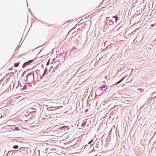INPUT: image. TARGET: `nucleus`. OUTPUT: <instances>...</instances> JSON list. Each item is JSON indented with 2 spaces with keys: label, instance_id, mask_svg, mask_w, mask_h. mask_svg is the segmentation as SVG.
<instances>
[{
  "label": "nucleus",
  "instance_id": "f257e3e1",
  "mask_svg": "<svg viewBox=\"0 0 156 156\" xmlns=\"http://www.w3.org/2000/svg\"><path fill=\"white\" fill-rule=\"evenodd\" d=\"M154 101V100L153 99H149L146 102V103L144 104V105H143V106H142V107H141L140 108H143V107H144L145 106L146 107V106H148V105H151V104H150L151 102V103H153Z\"/></svg>",
  "mask_w": 156,
  "mask_h": 156
},
{
  "label": "nucleus",
  "instance_id": "f03ea898",
  "mask_svg": "<svg viewBox=\"0 0 156 156\" xmlns=\"http://www.w3.org/2000/svg\"><path fill=\"white\" fill-rule=\"evenodd\" d=\"M107 87L105 85L103 86L101 88V89H98V90H97L96 92V93H97V94H98V95H100V94H98V92L99 91H101L102 90L105 91L107 89Z\"/></svg>",
  "mask_w": 156,
  "mask_h": 156
},
{
  "label": "nucleus",
  "instance_id": "7ed1b4c3",
  "mask_svg": "<svg viewBox=\"0 0 156 156\" xmlns=\"http://www.w3.org/2000/svg\"><path fill=\"white\" fill-rule=\"evenodd\" d=\"M107 23H108L110 25H112L113 23V22L112 20H107Z\"/></svg>",
  "mask_w": 156,
  "mask_h": 156
},
{
  "label": "nucleus",
  "instance_id": "20e7f679",
  "mask_svg": "<svg viewBox=\"0 0 156 156\" xmlns=\"http://www.w3.org/2000/svg\"><path fill=\"white\" fill-rule=\"evenodd\" d=\"M115 18V22L116 23L117 20H118V17H117L116 16H114L112 17V18Z\"/></svg>",
  "mask_w": 156,
  "mask_h": 156
},
{
  "label": "nucleus",
  "instance_id": "39448f33",
  "mask_svg": "<svg viewBox=\"0 0 156 156\" xmlns=\"http://www.w3.org/2000/svg\"><path fill=\"white\" fill-rule=\"evenodd\" d=\"M86 123H87V121H85V120L83 121L82 125H81V126L83 127L84 126H85L86 125Z\"/></svg>",
  "mask_w": 156,
  "mask_h": 156
},
{
  "label": "nucleus",
  "instance_id": "423d86ee",
  "mask_svg": "<svg viewBox=\"0 0 156 156\" xmlns=\"http://www.w3.org/2000/svg\"><path fill=\"white\" fill-rule=\"evenodd\" d=\"M19 62L15 63L14 64V66L15 67H17L19 66Z\"/></svg>",
  "mask_w": 156,
  "mask_h": 156
},
{
  "label": "nucleus",
  "instance_id": "0eeeda50",
  "mask_svg": "<svg viewBox=\"0 0 156 156\" xmlns=\"http://www.w3.org/2000/svg\"><path fill=\"white\" fill-rule=\"evenodd\" d=\"M27 86L25 85L21 89V90H25L27 89Z\"/></svg>",
  "mask_w": 156,
  "mask_h": 156
},
{
  "label": "nucleus",
  "instance_id": "6e6552de",
  "mask_svg": "<svg viewBox=\"0 0 156 156\" xmlns=\"http://www.w3.org/2000/svg\"><path fill=\"white\" fill-rule=\"evenodd\" d=\"M19 147L18 145H14L13 147V148L14 149H17Z\"/></svg>",
  "mask_w": 156,
  "mask_h": 156
},
{
  "label": "nucleus",
  "instance_id": "1a4fd4ad",
  "mask_svg": "<svg viewBox=\"0 0 156 156\" xmlns=\"http://www.w3.org/2000/svg\"><path fill=\"white\" fill-rule=\"evenodd\" d=\"M34 60H29L28 61L29 64H30V63L33 62H34Z\"/></svg>",
  "mask_w": 156,
  "mask_h": 156
},
{
  "label": "nucleus",
  "instance_id": "9d476101",
  "mask_svg": "<svg viewBox=\"0 0 156 156\" xmlns=\"http://www.w3.org/2000/svg\"><path fill=\"white\" fill-rule=\"evenodd\" d=\"M8 154L12 155L13 154L12 151H8Z\"/></svg>",
  "mask_w": 156,
  "mask_h": 156
},
{
  "label": "nucleus",
  "instance_id": "9b49d317",
  "mask_svg": "<svg viewBox=\"0 0 156 156\" xmlns=\"http://www.w3.org/2000/svg\"><path fill=\"white\" fill-rule=\"evenodd\" d=\"M122 81V80H120L119 81L115 84V85H117L118 84L120 83Z\"/></svg>",
  "mask_w": 156,
  "mask_h": 156
},
{
  "label": "nucleus",
  "instance_id": "f8f14e48",
  "mask_svg": "<svg viewBox=\"0 0 156 156\" xmlns=\"http://www.w3.org/2000/svg\"><path fill=\"white\" fill-rule=\"evenodd\" d=\"M122 81V80H120L119 81L115 84V85H117L118 84L120 83Z\"/></svg>",
  "mask_w": 156,
  "mask_h": 156
},
{
  "label": "nucleus",
  "instance_id": "ddd939ff",
  "mask_svg": "<svg viewBox=\"0 0 156 156\" xmlns=\"http://www.w3.org/2000/svg\"><path fill=\"white\" fill-rule=\"evenodd\" d=\"M26 66H27V65L25 63H24L23 65V67L24 68L25 67H26Z\"/></svg>",
  "mask_w": 156,
  "mask_h": 156
},
{
  "label": "nucleus",
  "instance_id": "4468645a",
  "mask_svg": "<svg viewBox=\"0 0 156 156\" xmlns=\"http://www.w3.org/2000/svg\"><path fill=\"white\" fill-rule=\"evenodd\" d=\"M45 73H46V70H45L44 71L43 74L42 75V76H44L45 75Z\"/></svg>",
  "mask_w": 156,
  "mask_h": 156
},
{
  "label": "nucleus",
  "instance_id": "2eb2a0df",
  "mask_svg": "<svg viewBox=\"0 0 156 156\" xmlns=\"http://www.w3.org/2000/svg\"><path fill=\"white\" fill-rule=\"evenodd\" d=\"M93 141V140H90L89 142L88 143V144H90Z\"/></svg>",
  "mask_w": 156,
  "mask_h": 156
},
{
  "label": "nucleus",
  "instance_id": "dca6fc26",
  "mask_svg": "<svg viewBox=\"0 0 156 156\" xmlns=\"http://www.w3.org/2000/svg\"><path fill=\"white\" fill-rule=\"evenodd\" d=\"M49 60L48 62H47L46 63V66H48L49 65Z\"/></svg>",
  "mask_w": 156,
  "mask_h": 156
},
{
  "label": "nucleus",
  "instance_id": "f3484780",
  "mask_svg": "<svg viewBox=\"0 0 156 156\" xmlns=\"http://www.w3.org/2000/svg\"><path fill=\"white\" fill-rule=\"evenodd\" d=\"M25 63L27 65H27H29V62H25Z\"/></svg>",
  "mask_w": 156,
  "mask_h": 156
},
{
  "label": "nucleus",
  "instance_id": "a211bd4d",
  "mask_svg": "<svg viewBox=\"0 0 156 156\" xmlns=\"http://www.w3.org/2000/svg\"><path fill=\"white\" fill-rule=\"evenodd\" d=\"M126 76H124L121 80H122V81L125 79V77Z\"/></svg>",
  "mask_w": 156,
  "mask_h": 156
},
{
  "label": "nucleus",
  "instance_id": "6ab92c4d",
  "mask_svg": "<svg viewBox=\"0 0 156 156\" xmlns=\"http://www.w3.org/2000/svg\"><path fill=\"white\" fill-rule=\"evenodd\" d=\"M87 110H88V109H87L86 110V111H85V112H87Z\"/></svg>",
  "mask_w": 156,
  "mask_h": 156
},
{
  "label": "nucleus",
  "instance_id": "aec40b11",
  "mask_svg": "<svg viewBox=\"0 0 156 156\" xmlns=\"http://www.w3.org/2000/svg\"><path fill=\"white\" fill-rule=\"evenodd\" d=\"M65 127V126H63V127H61V128H62V129H63V128Z\"/></svg>",
  "mask_w": 156,
  "mask_h": 156
},
{
  "label": "nucleus",
  "instance_id": "412c9836",
  "mask_svg": "<svg viewBox=\"0 0 156 156\" xmlns=\"http://www.w3.org/2000/svg\"><path fill=\"white\" fill-rule=\"evenodd\" d=\"M154 24H152V25H151V26H152V27H153V26H154Z\"/></svg>",
  "mask_w": 156,
  "mask_h": 156
},
{
  "label": "nucleus",
  "instance_id": "4be33fe9",
  "mask_svg": "<svg viewBox=\"0 0 156 156\" xmlns=\"http://www.w3.org/2000/svg\"><path fill=\"white\" fill-rule=\"evenodd\" d=\"M135 42V40H134L133 41V42Z\"/></svg>",
  "mask_w": 156,
  "mask_h": 156
},
{
  "label": "nucleus",
  "instance_id": "5701e85b",
  "mask_svg": "<svg viewBox=\"0 0 156 156\" xmlns=\"http://www.w3.org/2000/svg\"><path fill=\"white\" fill-rule=\"evenodd\" d=\"M135 42V40H134L133 41V42Z\"/></svg>",
  "mask_w": 156,
  "mask_h": 156
},
{
  "label": "nucleus",
  "instance_id": "b1692460",
  "mask_svg": "<svg viewBox=\"0 0 156 156\" xmlns=\"http://www.w3.org/2000/svg\"><path fill=\"white\" fill-rule=\"evenodd\" d=\"M152 104H153V103H151V104H151V105Z\"/></svg>",
  "mask_w": 156,
  "mask_h": 156
},
{
  "label": "nucleus",
  "instance_id": "393cba45",
  "mask_svg": "<svg viewBox=\"0 0 156 156\" xmlns=\"http://www.w3.org/2000/svg\"><path fill=\"white\" fill-rule=\"evenodd\" d=\"M88 124L87 125V126H88Z\"/></svg>",
  "mask_w": 156,
  "mask_h": 156
},
{
  "label": "nucleus",
  "instance_id": "a878e982",
  "mask_svg": "<svg viewBox=\"0 0 156 156\" xmlns=\"http://www.w3.org/2000/svg\"><path fill=\"white\" fill-rule=\"evenodd\" d=\"M155 98H156V96L155 97Z\"/></svg>",
  "mask_w": 156,
  "mask_h": 156
}]
</instances>
